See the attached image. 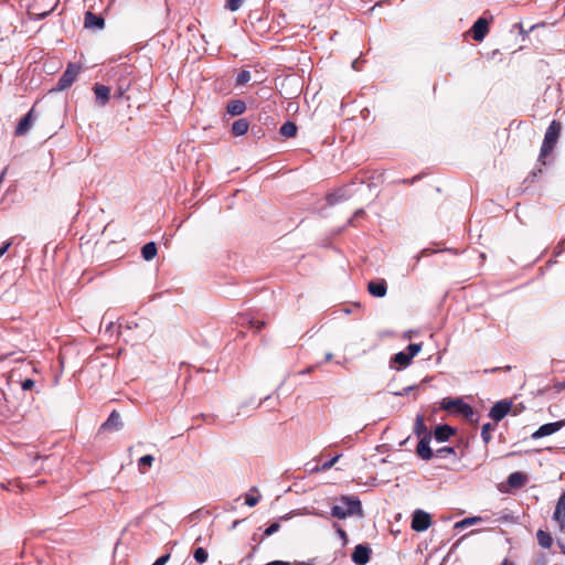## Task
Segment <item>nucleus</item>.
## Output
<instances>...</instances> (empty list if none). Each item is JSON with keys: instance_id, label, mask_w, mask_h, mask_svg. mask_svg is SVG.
I'll return each instance as SVG.
<instances>
[{"instance_id": "51", "label": "nucleus", "mask_w": 565, "mask_h": 565, "mask_svg": "<svg viewBox=\"0 0 565 565\" xmlns=\"http://www.w3.org/2000/svg\"><path fill=\"white\" fill-rule=\"evenodd\" d=\"M310 370L302 371V374L309 373Z\"/></svg>"}, {"instance_id": "50", "label": "nucleus", "mask_w": 565, "mask_h": 565, "mask_svg": "<svg viewBox=\"0 0 565 565\" xmlns=\"http://www.w3.org/2000/svg\"><path fill=\"white\" fill-rule=\"evenodd\" d=\"M310 370L302 371V374L309 373Z\"/></svg>"}, {"instance_id": "26", "label": "nucleus", "mask_w": 565, "mask_h": 565, "mask_svg": "<svg viewBox=\"0 0 565 565\" xmlns=\"http://www.w3.org/2000/svg\"><path fill=\"white\" fill-rule=\"evenodd\" d=\"M497 428L495 423H487L481 428V438L486 445H488L492 439V431Z\"/></svg>"}, {"instance_id": "43", "label": "nucleus", "mask_w": 565, "mask_h": 565, "mask_svg": "<svg viewBox=\"0 0 565 565\" xmlns=\"http://www.w3.org/2000/svg\"><path fill=\"white\" fill-rule=\"evenodd\" d=\"M553 386H554V388H556L558 392H559V391H563V390H565V381H562V382H555Z\"/></svg>"}, {"instance_id": "8", "label": "nucleus", "mask_w": 565, "mask_h": 565, "mask_svg": "<svg viewBox=\"0 0 565 565\" xmlns=\"http://www.w3.org/2000/svg\"><path fill=\"white\" fill-rule=\"evenodd\" d=\"M565 427V419L554 422V423H547L542 426H540L533 434V439H540L546 436H550L556 431H558L561 428Z\"/></svg>"}, {"instance_id": "10", "label": "nucleus", "mask_w": 565, "mask_h": 565, "mask_svg": "<svg viewBox=\"0 0 565 565\" xmlns=\"http://www.w3.org/2000/svg\"><path fill=\"white\" fill-rule=\"evenodd\" d=\"M371 550L365 545H356L352 553V561L358 565H365L370 561Z\"/></svg>"}, {"instance_id": "32", "label": "nucleus", "mask_w": 565, "mask_h": 565, "mask_svg": "<svg viewBox=\"0 0 565 565\" xmlns=\"http://www.w3.org/2000/svg\"><path fill=\"white\" fill-rule=\"evenodd\" d=\"M454 456L456 457V451L452 447H443V448H439L435 451V455L436 457L438 458H447L448 456Z\"/></svg>"}, {"instance_id": "22", "label": "nucleus", "mask_w": 565, "mask_h": 565, "mask_svg": "<svg viewBox=\"0 0 565 565\" xmlns=\"http://www.w3.org/2000/svg\"><path fill=\"white\" fill-rule=\"evenodd\" d=\"M249 128V121L246 118L237 119L232 125V135L239 137L244 136Z\"/></svg>"}, {"instance_id": "16", "label": "nucleus", "mask_w": 565, "mask_h": 565, "mask_svg": "<svg viewBox=\"0 0 565 565\" xmlns=\"http://www.w3.org/2000/svg\"><path fill=\"white\" fill-rule=\"evenodd\" d=\"M341 503L345 509H352V515H362V505L359 499L342 497Z\"/></svg>"}, {"instance_id": "45", "label": "nucleus", "mask_w": 565, "mask_h": 565, "mask_svg": "<svg viewBox=\"0 0 565 565\" xmlns=\"http://www.w3.org/2000/svg\"><path fill=\"white\" fill-rule=\"evenodd\" d=\"M557 545H558L561 552L565 555V544L561 541H557Z\"/></svg>"}, {"instance_id": "2", "label": "nucleus", "mask_w": 565, "mask_h": 565, "mask_svg": "<svg viewBox=\"0 0 565 565\" xmlns=\"http://www.w3.org/2000/svg\"><path fill=\"white\" fill-rule=\"evenodd\" d=\"M440 407L452 414L461 415L469 420H472V417L475 416L472 406L465 403L461 398H444L441 401Z\"/></svg>"}, {"instance_id": "3", "label": "nucleus", "mask_w": 565, "mask_h": 565, "mask_svg": "<svg viewBox=\"0 0 565 565\" xmlns=\"http://www.w3.org/2000/svg\"><path fill=\"white\" fill-rule=\"evenodd\" d=\"M422 350L420 343H411L406 351H401L396 353L392 362L399 365V367H406L411 364L412 359Z\"/></svg>"}, {"instance_id": "18", "label": "nucleus", "mask_w": 565, "mask_h": 565, "mask_svg": "<svg viewBox=\"0 0 565 565\" xmlns=\"http://www.w3.org/2000/svg\"><path fill=\"white\" fill-rule=\"evenodd\" d=\"M553 520L558 524L559 531L563 533L565 531V503L557 501Z\"/></svg>"}, {"instance_id": "52", "label": "nucleus", "mask_w": 565, "mask_h": 565, "mask_svg": "<svg viewBox=\"0 0 565 565\" xmlns=\"http://www.w3.org/2000/svg\"><path fill=\"white\" fill-rule=\"evenodd\" d=\"M563 494L565 495V491L563 492Z\"/></svg>"}, {"instance_id": "44", "label": "nucleus", "mask_w": 565, "mask_h": 565, "mask_svg": "<svg viewBox=\"0 0 565 565\" xmlns=\"http://www.w3.org/2000/svg\"><path fill=\"white\" fill-rule=\"evenodd\" d=\"M537 26V24L531 25V28L527 31H524L522 25L520 24V32L522 34H527L530 31L534 30Z\"/></svg>"}, {"instance_id": "30", "label": "nucleus", "mask_w": 565, "mask_h": 565, "mask_svg": "<svg viewBox=\"0 0 565 565\" xmlns=\"http://www.w3.org/2000/svg\"><path fill=\"white\" fill-rule=\"evenodd\" d=\"M252 78V74L247 70H242L236 77V85L243 86L247 84Z\"/></svg>"}, {"instance_id": "28", "label": "nucleus", "mask_w": 565, "mask_h": 565, "mask_svg": "<svg viewBox=\"0 0 565 565\" xmlns=\"http://www.w3.org/2000/svg\"><path fill=\"white\" fill-rule=\"evenodd\" d=\"M331 514H332V516L338 518V519H345V518L352 515V509H345L342 504L334 505L331 509Z\"/></svg>"}, {"instance_id": "13", "label": "nucleus", "mask_w": 565, "mask_h": 565, "mask_svg": "<svg viewBox=\"0 0 565 565\" xmlns=\"http://www.w3.org/2000/svg\"><path fill=\"white\" fill-rule=\"evenodd\" d=\"M430 439L431 438L424 437V438L419 439V441L417 444L416 454L423 460H429L435 455V452L429 447Z\"/></svg>"}, {"instance_id": "47", "label": "nucleus", "mask_w": 565, "mask_h": 565, "mask_svg": "<svg viewBox=\"0 0 565 565\" xmlns=\"http://www.w3.org/2000/svg\"><path fill=\"white\" fill-rule=\"evenodd\" d=\"M338 533H339V535H340V536H342V537H345V536H347L345 531H344V530H342V529H339V530H338Z\"/></svg>"}, {"instance_id": "5", "label": "nucleus", "mask_w": 565, "mask_h": 565, "mask_svg": "<svg viewBox=\"0 0 565 565\" xmlns=\"http://www.w3.org/2000/svg\"><path fill=\"white\" fill-rule=\"evenodd\" d=\"M512 408V402L502 399L497 402L490 409L489 416L495 422V424L502 420Z\"/></svg>"}, {"instance_id": "15", "label": "nucleus", "mask_w": 565, "mask_h": 565, "mask_svg": "<svg viewBox=\"0 0 565 565\" xmlns=\"http://www.w3.org/2000/svg\"><path fill=\"white\" fill-rule=\"evenodd\" d=\"M456 430L449 425H439L435 428L434 437L438 441H447L451 436H454Z\"/></svg>"}, {"instance_id": "33", "label": "nucleus", "mask_w": 565, "mask_h": 565, "mask_svg": "<svg viewBox=\"0 0 565 565\" xmlns=\"http://www.w3.org/2000/svg\"><path fill=\"white\" fill-rule=\"evenodd\" d=\"M245 0H226L225 1V8L232 12L237 11Z\"/></svg>"}, {"instance_id": "46", "label": "nucleus", "mask_w": 565, "mask_h": 565, "mask_svg": "<svg viewBox=\"0 0 565 565\" xmlns=\"http://www.w3.org/2000/svg\"><path fill=\"white\" fill-rule=\"evenodd\" d=\"M501 565H515L512 561H510L509 558H504L501 563Z\"/></svg>"}, {"instance_id": "12", "label": "nucleus", "mask_w": 565, "mask_h": 565, "mask_svg": "<svg viewBox=\"0 0 565 565\" xmlns=\"http://www.w3.org/2000/svg\"><path fill=\"white\" fill-rule=\"evenodd\" d=\"M367 291L373 296L377 298H382L387 292V285L384 279H377V280H371L367 284Z\"/></svg>"}, {"instance_id": "1", "label": "nucleus", "mask_w": 565, "mask_h": 565, "mask_svg": "<svg viewBox=\"0 0 565 565\" xmlns=\"http://www.w3.org/2000/svg\"><path fill=\"white\" fill-rule=\"evenodd\" d=\"M561 130H562V124L557 120H553L546 129L544 140H543V143L541 147V152H540V160L544 164H545L544 159L553 152V150L558 141V138L561 136Z\"/></svg>"}, {"instance_id": "9", "label": "nucleus", "mask_w": 565, "mask_h": 565, "mask_svg": "<svg viewBox=\"0 0 565 565\" xmlns=\"http://www.w3.org/2000/svg\"><path fill=\"white\" fill-rule=\"evenodd\" d=\"M35 119H36L35 110H34V107H32L29 110V113L23 118H21V120L17 125L14 135L15 136L25 135L33 126V122L35 121Z\"/></svg>"}, {"instance_id": "17", "label": "nucleus", "mask_w": 565, "mask_h": 565, "mask_svg": "<svg viewBox=\"0 0 565 565\" xmlns=\"http://www.w3.org/2000/svg\"><path fill=\"white\" fill-rule=\"evenodd\" d=\"M226 110L232 116H239L246 110V104L241 99H232L227 103Z\"/></svg>"}, {"instance_id": "31", "label": "nucleus", "mask_w": 565, "mask_h": 565, "mask_svg": "<svg viewBox=\"0 0 565 565\" xmlns=\"http://www.w3.org/2000/svg\"><path fill=\"white\" fill-rule=\"evenodd\" d=\"M193 556L198 563L203 564L207 561L209 554L203 547H198L194 550Z\"/></svg>"}, {"instance_id": "29", "label": "nucleus", "mask_w": 565, "mask_h": 565, "mask_svg": "<svg viewBox=\"0 0 565 565\" xmlns=\"http://www.w3.org/2000/svg\"><path fill=\"white\" fill-rule=\"evenodd\" d=\"M39 1L40 0H34L33 4H31V7H30V14H33V15H35L39 19H43V18H45L47 14H50L53 11L54 7H51L49 10L40 12V11H38V9H39L38 8L39 7Z\"/></svg>"}, {"instance_id": "7", "label": "nucleus", "mask_w": 565, "mask_h": 565, "mask_svg": "<svg viewBox=\"0 0 565 565\" xmlns=\"http://www.w3.org/2000/svg\"><path fill=\"white\" fill-rule=\"evenodd\" d=\"M431 524V518L430 515L423 511L417 510L413 514L412 519V529L416 532H423L426 531Z\"/></svg>"}, {"instance_id": "20", "label": "nucleus", "mask_w": 565, "mask_h": 565, "mask_svg": "<svg viewBox=\"0 0 565 565\" xmlns=\"http://www.w3.org/2000/svg\"><path fill=\"white\" fill-rule=\"evenodd\" d=\"M414 431L419 439L424 437L431 438V434L425 425L424 417L422 415L416 417Z\"/></svg>"}, {"instance_id": "23", "label": "nucleus", "mask_w": 565, "mask_h": 565, "mask_svg": "<svg viewBox=\"0 0 565 565\" xmlns=\"http://www.w3.org/2000/svg\"><path fill=\"white\" fill-rule=\"evenodd\" d=\"M130 85H131V81H130V78L128 76L119 77L118 82H117V88H116V92H115V97L116 98H124L125 94L130 88Z\"/></svg>"}, {"instance_id": "4", "label": "nucleus", "mask_w": 565, "mask_h": 565, "mask_svg": "<svg viewBox=\"0 0 565 565\" xmlns=\"http://www.w3.org/2000/svg\"><path fill=\"white\" fill-rule=\"evenodd\" d=\"M82 67L78 64L70 63L58 79L57 88L64 90L73 85L79 75Z\"/></svg>"}, {"instance_id": "14", "label": "nucleus", "mask_w": 565, "mask_h": 565, "mask_svg": "<svg viewBox=\"0 0 565 565\" xmlns=\"http://www.w3.org/2000/svg\"><path fill=\"white\" fill-rule=\"evenodd\" d=\"M105 20L103 17L97 15L90 11L85 13L84 26L87 29H103Z\"/></svg>"}, {"instance_id": "40", "label": "nucleus", "mask_w": 565, "mask_h": 565, "mask_svg": "<svg viewBox=\"0 0 565 565\" xmlns=\"http://www.w3.org/2000/svg\"><path fill=\"white\" fill-rule=\"evenodd\" d=\"M170 559V553L160 556L154 563L157 565H166Z\"/></svg>"}, {"instance_id": "19", "label": "nucleus", "mask_w": 565, "mask_h": 565, "mask_svg": "<svg viewBox=\"0 0 565 565\" xmlns=\"http://www.w3.org/2000/svg\"><path fill=\"white\" fill-rule=\"evenodd\" d=\"M94 93L96 95L97 100L102 106L106 105L109 100L110 89L108 86L96 84L94 86Z\"/></svg>"}, {"instance_id": "21", "label": "nucleus", "mask_w": 565, "mask_h": 565, "mask_svg": "<svg viewBox=\"0 0 565 565\" xmlns=\"http://www.w3.org/2000/svg\"><path fill=\"white\" fill-rule=\"evenodd\" d=\"M526 482H527V476L520 471L512 472L508 477V484L511 488H521V487L525 486Z\"/></svg>"}, {"instance_id": "49", "label": "nucleus", "mask_w": 565, "mask_h": 565, "mask_svg": "<svg viewBox=\"0 0 565 565\" xmlns=\"http://www.w3.org/2000/svg\"><path fill=\"white\" fill-rule=\"evenodd\" d=\"M331 359H332V354H331V353H329V354H327V355H326V360H327V361H330Z\"/></svg>"}, {"instance_id": "41", "label": "nucleus", "mask_w": 565, "mask_h": 565, "mask_svg": "<svg viewBox=\"0 0 565 565\" xmlns=\"http://www.w3.org/2000/svg\"><path fill=\"white\" fill-rule=\"evenodd\" d=\"M249 323H250V326H252L253 328H255L256 330H260L262 328H264V327H265V322H264V321H262V320H250V321H249Z\"/></svg>"}, {"instance_id": "35", "label": "nucleus", "mask_w": 565, "mask_h": 565, "mask_svg": "<svg viewBox=\"0 0 565 565\" xmlns=\"http://www.w3.org/2000/svg\"><path fill=\"white\" fill-rule=\"evenodd\" d=\"M340 457H341V455H337L333 458H331L330 460L323 462L320 470L327 471V470L331 469L335 465V462L339 460Z\"/></svg>"}, {"instance_id": "37", "label": "nucleus", "mask_w": 565, "mask_h": 565, "mask_svg": "<svg viewBox=\"0 0 565 565\" xmlns=\"http://www.w3.org/2000/svg\"><path fill=\"white\" fill-rule=\"evenodd\" d=\"M479 521H481V518H479V516L467 518L463 521H461L459 524H457V526L472 525L475 523H478Z\"/></svg>"}, {"instance_id": "48", "label": "nucleus", "mask_w": 565, "mask_h": 565, "mask_svg": "<svg viewBox=\"0 0 565 565\" xmlns=\"http://www.w3.org/2000/svg\"><path fill=\"white\" fill-rule=\"evenodd\" d=\"M558 501L562 503H565V495L563 493L561 494Z\"/></svg>"}, {"instance_id": "11", "label": "nucleus", "mask_w": 565, "mask_h": 565, "mask_svg": "<svg viewBox=\"0 0 565 565\" xmlns=\"http://www.w3.org/2000/svg\"><path fill=\"white\" fill-rule=\"evenodd\" d=\"M122 427L120 414L117 411H113L107 420L100 426V430H119Z\"/></svg>"}, {"instance_id": "42", "label": "nucleus", "mask_w": 565, "mask_h": 565, "mask_svg": "<svg viewBox=\"0 0 565 565\" xmlns=\"http://www.w3.org/2000/svg\"><path fill=\"white\" fill-rule=\"evenodd\" d=\"M11 245H12L11 241L4 242L2 244V246L0 247V257H2L8 252V249L10 248Z\"/></svg>"}, {"instance_id": "39", "label": "nucleus", "mask_w": 565, "mask_h": 565, "mask_svg": "<svg viewBox=\"0 0 565 565\" xmlns=\"http://www.w3.org/2000/svg\"><path fill=\"white\" fill-rule=\"evenodd\" d=\"M259 501V498L258 497H254V495H246L245 497V504H247L248 507H255Z\"/></svg>"}, {"instance_id": "34", "label": "nucleus", "mask_w": 565, "mask_h": 565, "mask_svg": "<svg viewBox=\"0 0 565 565\" xmlns=\"http://www.w3.org/2000/svg\"><path fill=\"white\" fill-rule=\"evenodd\" d=\"M153 462V457L151 455H145L142 456L139 461H138V466H139V470L141 472H143V468L145 467H150Z\"/></svg>"}, {"instance_id": "38", "label": "nucleus", "mask_w": 565, "mask_h": 565, "mask_svg": "<svg viewBox=\"0 0 565 565\" xmlns=\"http://www.w3.org/2000/svg\"><path fill=\"white\" fill-rule=\"evenodd\" d=\"M35 382L32 379H25L21 382V387L23 391H30L34 387Z\"/></svg>"}, {"instance_id": "27", "label": "nucleus", "mask_w": 565, "mask_h": 565, "mask_svg": "<svg viewBox=\"0 0 565 565\" xmlns=\"http://www.w3.org/2000/svg\"><path fill=\"white\" fill-rule=\"evenodd\" d=\"M141 255L146 260H151L157 255V245L153 242L147 243L141 248Z\"/></svg>"}, {"instance_id": "36", "label": "nucleus", "mask_w": 565, "mask_h": 565, "mask_svg": "<svg viewBox=\"0 0 565 565\" xmlns=\"http://www.w3.org/2000/svg\"><path fill=\"white\" fill-rule=\"evenodd\" d=\"M280 527V524L278 522L271 523L264 532L265 536H270L274 533H276Z\"/></svg>"}, {"instance_id": "6", "label": "nucleus", "mask_w": 565, "mask_h": 565, "mask_svg": "<svg viewBox=\"0 0 565 565\" xmlns=\"http://www.w3.org/2000/svg\"><path fill=\"white\" fill-rule=\"evenodd\" d=\"M489 24L490 21L486 18H479L473 25L471 26L469 33L471 34L472 39L477 42L483 41V39L489 33Z\"/></svg>"}, {"instance_id": "53", "label": "nucleus", "mask_w": 565, "mask_h": 565, "mask_svg": "<svg viewBox=\"0 0 565 565\" xmlns=\"http://www.w3.org/2000/svg\"><path fill=\"white\" fill-rule=\"evenodd\" d=\"M152 565H157L156 563H153Z\"/></svg>"}, {"instance_id": "24", "label": "nucleus", "mask_w": 565, "mask_h": 565, "mask_svg": "<svg viewBox=\"0 0 565 565\" xmlns=\"http://www.w3.org/2000/svg\"><path fill=\"white\" fill-rule=\"evenodd\" d=\"M536 539L540 546H542L543 548H550L553 544L552 535L544 530H539L536 532Z\"/></svg>"}, {"instance_id": "25", "label": "nucleus", "mask_w": 565, "mask_h": 565, "mask_svg": "<svg viewBox=\"0 0 565 565\" xmlns=\"http://www.w3.org/2000/svg\"><path fill=\"white\" fill-rule=\"evenodd\" d=\"M297 131H298L297 125L292 121H286L280 127V130H279L280 135L284 136L285 138H294L297 135Z\"/></svg>"}]
</instances>
